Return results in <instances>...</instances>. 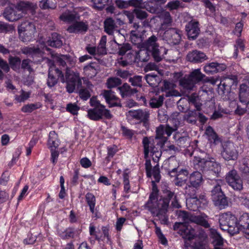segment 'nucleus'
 Returning a JSON list of instances; mask_svg holds the SVG:
<instances>
[{"instance_id":"1","label":"nucleus","mask_w":249,"mask_h":249,"mask_svg":"<svg viewBox=\"0 0 249 249\" xmlns=\"http://www.w3.org/2000/svg\"><path fill=\"white\" fill-rule=\"evenodd\" d=\"M178 125L175 124L172 127L168 124H160L156 128V136L154 137H144L142 139V145L144 149V156H148L149 153L155 156H161L162 152H166L169 155H174L179 151L178 147L174 145H170L167 148H162L168 138L172 133L177 130Z\"/></svg>"},{"instance_id":"2","label":"nucleus","mask_w":249,"mask_h":249,"mask_svg":"<svg viewBox=\"0 0 249 249\" xmlns=\"http://www.w3.org/2000/svg\"><path fill=\"white\" fill-rule=\"evenodd\" d=\"M158 41V36L153 35L140 45V48L143 49L139 53L141 61H148L149 53L156 62L161 61L164 58V55L167 53L168 50L163 47H160Z\"/></svg>"},{"instance_id":"3","label":"nucleus","mask_w":249,"mask_h":249,"mask_svg":"<svg viewBox=\"0 0 249 249\" xmlns=\"http://www.w3.org/2000/svg\"><path fill=\"white\" fill-rule=\"evenodd\" d=\"M36 5L29 1H20L13 6L6 7L2 15L9 22H15L22 18L29 12L33 13Z\"/></svg>"},{"instance_id":"4","label":"nucleus","mask_w":249,"mask_h":249,"mask_svg":"<svg viewBox=\"0 0 249 249\" xmlns=\"http://www.w3.org/2000/svg\"><path fill=\"white\" fill-rule=\"evenodd\" d=\"M219 222L220 228L227 231L230 234L234 235L240 232V224L235 215L230 212L223 213L220 215Z\"/></svg>"},{"instance_id":"5","label":"nucleus","mask_w":249,"mask_h":249,"mask_svg":"<svg viewBox=\"0 0 249 249\" xmlns=\"http://www.w3.org/2000/svg\"><path fill=\"white\" fill-rule=\"evenodd\" d=\"M161 199H158L157 192H152L149 197V199L144 205V207L148 210L154 216H157L160 218L164 217L165 221L167 219L165 217L166 212H162V204Z\"/></svg>"},{"instance_id":"6","label":"nucleus","mask_w":249,"mask_h":249,"mask_svg":"<svg viewBox=\"0 0 249 249\" xmlns=\"http://www.w3.org/2000/svg\"><path fill=\"white\" fill-rule=\"evenodd\" d=\"M22 53L30 56L35 63H41L45 61L48 66L53 65V61L47 57H43L44 53L38 47L27 46L21 49Z\"/></svg>"},{"instance_id":"7","label":"nucleus","mask_w":249,"mask_h":249,"mask_svg":"<svg viewBox=\"0 0 249 249\" xmlns=\"http://www.w3.org/2000/svg\"><path fill=\"white\" fill-rule=\"evenodd\" d=\"M49 68L48 72V77L47 79V85L50 88L54 87L58 83L60 79L62 83H65L66 77L62 71L58 68L53 65L48 66Z\"/></svg>"},{"instance_id":"8","label":"nucleus","mask_w":249,"mask_h":249,"mask_svg":"<svg viewBox=\"0 0 249 249\" xmlns=\"http://www.w3.org/2000/svg\"><path fill=\"white\" fill-rule=\"evenodd\" d=\"M162 204V211L167 213L171 201V206L174 208H179L181 205L178 202L177 195L169 190H164L163 191L162 198H160Z\"/></svg>"},{"instance_id":"9","label":"nucleus","mask_w":249,"mask_h":249,"mask_svg":"<svg viewBox=\"0 0 249 249\" xmlns=\"http://www.w3.org/2000/svg\"><path fill=\"white\" fill-rule=\"evenodd\" d=\"M87 116L90 120L95 121L100 120L103 117L107 119H111L113 117L110 111L106 109L105 106H100L89 109L88 110Z\"/></svg>"},{"instance_id":"10","label":"nucleus","mask_w":249,"mask_h":249,"mask_svg":"<svg viewBox=\"0 0 249 249\" xmlns=\"http://www.w3.org/2000/svg\"><path fill=\"white\" fill-rule=\"evenodd\" d=\"M196 192H192L186 194L189 197L186 199V205L188 209L190 210L195 211L201 207V204L205 205L207 203L206 196L204 195H200L199 198L196 196Z\"/></svg>"},{"instance_id":"11","label":"nucleus","mask_w":249,"mask_h":249,"mask_svg":"<svg viewBox=\"0 0 249 249\" xmlns=\"http://www.w3.org/2000/svg\"><path fill=\"white\" fill-rule=\"evenodd\" d=\"M226 180L228 184L235 191H240L243 188V180L234 169L230 171L227 174Z\"/></svg>"},{"instance_id":"12","label":"nucleus","mask_w":249,"mask_h":249,"mask_svg":"<svg viewBox=\"0 0 249 249\" xmlns=\"http://www.w3.org/2000/svg\"><path fill=\"white\" fill-rule=\"evenodd\" d=\"M126 116L142 123L146 129L149 128V111L146 109L130 110L126 113Z\"/></svg>"},{"instance_id":"13","label":"nucleus","mask_w":249,"mask_h":249,"mask_svg":"<svg viewBox=\"0 0 249 249\" xmlns=\"http://www.w3.org/2000/svg\"><path fill=\"white\" fill-rule=\"evenodd\" d=\"M237 77L231 75L222 78L218 87V92L221 95H227L231 92V87L236 83Z\"/></svg>"},{"instance_id":"14","label":"nucleus","mask_w":249,"mask_h":249,"mask_svg":"<svg viewBox=\"0 0 249 249\" xmlns=\"http://www.w3.org/2000/svg\"><path fill=\"white\" fill-rule=\"evenodd\" d=\"M65 77L67 90L69 93L74 92L76 87L77 89H82V81L78 74L71 73L67 71L66 72Z\"/></svg>"},{"instance_id":"15","label":"nucleus","mask_w":249,"mask_h":249,"mask_svg":"<svg viewBox=\"0 0 249 249\" xmlns=\"http://www.w3.org/2000/svg\"><path fill=\"white\" fill-rule=\"evenodd\" d=\"M181 32L177 29L171 28L166 30L163 34V38L169 44L176 45L179 43L181 40Z\"/></svg>"},{"instance_id":"16","label":"nucleus","mask_w":249,"mask_h":249,"mask_svg":"<svg viewBox=\"0 0 249 249\" xmlns=\"http://www.w3.org/2000/svg\"><path fill=\"white\" fill-rule=\"evenodd\" d=\"M175 230H178V233L184 239L191 240L194 237L195 231L188 225L182 223H175Z\"/></svg>"},{"instance_id":"17","label":"nucleus","mask_w":249,"mask_h":249,"mask_svg":"<svg viewBox=\"0 0 249 249\" xmlns=\"http://www.w3.org/2000/svg\"><path fill=\"white\" fill-rule=\"evenodd\" d=\"M202 182V176L201 174L196 171L191 174L190 176V183L191 185L186 187V194L192 192H196V189L200 186Z\"/></svg>"},{"instance_id":"18","label":"nucleus","mask_w":249,"mask_h":249,"mask_svg":"<svg viewBox=\"0 0 249 249\" xmlns=\"http://www.w3.org/2000/svg\"><path fill=\"white\" fill-rule=\"evenodd\" d=\"M60 143L58 135L54 131H52L49 135L48 140V146L51 152V156H58L62 154L63 152H58L56 150Z\"/></svg>"},{"instance_id":"19","label":"nucleus","mask_w":249,"mask_h":249,"mask_svg":"<svg viewBox=\"0 0 249 249\" xmlns=\"http://www.w3.org/2000/svg\"><path fill=\"white\" fill-rule=\"evenodd\" d=\"M105 32L109 35H113L114 33L117 34L123 40H125L124 35L120 33V30L117 29L118 27L115 20L112 18H107L104 21Z\"/></svg>"},{"instance_id":"20","label":"nucleus","mask_w":249,"mask_h":249,"mask_svg":"<svg viewBox=\"0 0 249 249\" xmlns=\"http://www.w3.org/2000/svg\"><path fill=\"white\" fill-rule=\"evenodd\" d=\"M186 59L188 61L193 63H199L208 59V57L203 52L194 50L188 53Z\"/></svg>"},{"instance_id":"21","label":"nucleus","mask_w":249,"mask_h":249,"mask_svg":"<svg viewBox=\"0 0 249 249\" xmlns=\"http://www.w3.org/2000/svg\"><path fill=\"white\" fill-rule=\"evenodd\" d=\"M226 67V65L223 63L213 62L207 63L204 67V71L207 74H213L224 71Z\"/></svg>"},{"instance_id":"22","label":"nucleus","mask_w":249,"mask_h":249,"mask_svg":"<svg viewBox=\"0 0 249 249\" xmlns=\"http://www.w3.org/2000/svg\"><path fill=\"white\" fill-rule=\"evenodd\" d=\"M169 174L171 177H176L175 184L177 185L182 186L187 180L188 172L186 170H181L177 173V169L175 168L169 172Z\"/></svg>"},{"instance_id":"23","label":"nucleus","mask_w":249,"mask_h":249,"mask_svg":"<svg viewBox=\"0 0 249 249\" xmlns=\"http://www.w3.org/2000/svg\"><path fill=\"white\" fill-rule=\"evenodd\" d=\"M198 21L192 20L186 25V31L189 38L194 39L199 35L200 29L198 27Z\"/></svg>"},{"instance_id":"24","label":"nucleus","mask_w":249,"mask_h":249,"mask_svg":"<svg viewBox=\"0 0 249 249\" xmlns=\"http://www.w3.org/2000/svg\"><path fill=\"white\" fill-rule=\"evenodd\" d=\"M89 25L87 22L76 21L68 28L67 31L70 33H85L87 31Z\"/></svg>"},{"instance_id":"25","label":"nucleus","mask_w":249,"mask_h":249,"mask_svg":"<svg viewBox=\"0 0 249 249\" xmlns=\"http://www.w3.org/2000/svg\"><path fill=\"white\" fill-rule=\"evenodd\" d=\"M211 236L214 249H225L223 248L224 239L215 230H211Z\"/></svg>"},{"instance_id":"26","label":"nucleus","mask_w":249,"mask_h":249,"mask_svg":"<svg viewBox=\"0 0 249 249\" xmlns=\"http://www.w3.org/2000/svg\"><path fill=\"white\" fill-rule=\"evenodd\" d=\"M239 98L240 102L245 103L247 106L249 101V87L247 84H242L240 85Z\"/></svg>"},{"instance_id":"27","label":"nucleus","mask_w":249,"mask_h":249,"mask_svg":"<svg viewBox=\"0 0 249 249\" xmlns=\"http://www.w3.org/2000/svg\"><path fill=\"white\" fill-rule=\"evenodd\" d=\"M208 216L206 214L201 213L199 215L192 217L191 220L192 222L201 225L205 228H208L210 227V225L208 222Z\"/></svg>"},{"instance_id":"28","label":"nucleus","mask_w":249,"mask_h":249,"mask_svg":"<svg viewBox=\"0 0 249 249\" xmlns=\"http://www.w3.org/2000/svg\"><path fill=\"white\" fill-rule=\"evenodd\" d=\"M59 18L63 21L71 22L79 19V17L75 12L67 11L64 12Z\"/></svg>"},{"instance_id":"29","label":"nucleus","mask_w":249,"mask_h":249,"mask_svg":"<svg viewBox=\"0 0 249 249\" xmlns=\"http://www.w3.org/2000/svg\"><path fill=\"white\" fill-rule=\"evenodd\" d=\"M48 45L54 48H60L63 45L62 37L56 33L52 34L51 39L48 40Z\"/></svg>"},{"instance_id":"30","label":"nucleus","mask_w":249,"mask_h":249,"mask_svg":"<svg viewBox=\"0 0 249 249\" xmlns=\"http://www.w3.org/2000/svg\"><path fill=\"white\" fill-rule=\"evenodd\" d=\"M98 66L95 62H91L84 68V72L89 77H92L97 73V68Z\"/></svg>"},{"instance_id":"31","label":"nucleus","mask_w":249,"mask_h":249,"mask_svg":"<svg viewBox=\"0 0 249 249\" xmlns=\"http://www.w3.org/2000/svg\"><path fill=\"white\" fill-rule=\"evenodd\" d=\"M223 184V181L221 179L215 180V184L214 185L211 191L212 198L213 200L215 199L217 197L223 194L221 190V185Z\"/></svg>"},{"instance_id":"32","label":"nucleus","mask_w":249,"mask_h":249,"mask_svg":"<svg viewBox=\"0 0 249 249\" xmlns=\"http://www.w3.org/2000/svg\"><path fill=\"white\" fill-rule=\"evenodd\" d=\"M144 78L147 83L152 87L158 86L160 82V78L157 74L153 73L147 74L145 76Z\"/></svg>"},{"instance_id":"33","label":"nucleus","mask_w":249,"mask_h":249,"mask_svg":"<svg viewBox=\"0 0 249 249\" xmlns=\"http://www.w3.org/2000/svg\"><path fill=\"white\" fill-rule=\"evenodd\" d=\"M179 83L180 86L187 90H193L196 85L189 76L181 78L179 81Z\"/></svg>"},{"instance_id":"34","label":"nucleus","mask_w":249,"mask_h":249,"mask_svg":"<svg viewBox=\"0 0 249 249\" xmlns=\"http://www.w3.org/2000/svg\"><path fill=\"white\" fill-rule=\"evenodd\" d=\"M164 100L163 95L154 96L149 101V106L153 108H159L162 106Z\"/></svg>"},{"instance_id":"35","label":"nucleus","mask_w":249,"mask_h":249,"mask_svg":"<svg viewBox=\"0 0 249 249\" xmlns=\"http://www.w3.org/2000/svg\"><path fill=\"white\" fill-rule=\"evenodd\" d=\"M205 134L208 136L209 141L211 142H213L215 144H217L220 142L217 134L211 126H209L207 127Z\"/></svg>"},{"instance_id":"36","label":"nucleus","mask_w":249,"mask_h":249,"mask_svg":"<svg viewBox=\"0 0 249 249\" xmlns=\"http://www.w3.org/2000/svg\"><path fill=\"white\" fill-rule=\"evenodd\" d=\"M207 164L208 166L206 170L208 171L210 174H213L215 176H217V175L221 170V166L220 164L212 160L207 162Z\"/></svg>"},{"instance_id":"37","label":"nucleus","mask_w":249,"mask_h":249,"mask_svg":"<svg viewBox=\"0 0 249 249\" xmlns=\"http://www.w3.org/2000/svg\"><path fill=\"white\" fill-rule=\"evenodd\" d=\"M205 76V75L201 73L199 69L193 70L189 75V77L196 84L201 81Z\"/></svg>"},{"instance_id":"38","label":"nucleus","mask_w":249,"mask_h":249,"mask_svg":"<svg viewBox=\"0 0 249 249\" xmlns=\"http://www.w3.org/2000/svg\"><path fill=\"white\" fill-rule=\"evenodd\" d=\"M39 7L43 10L54 9L56 7V0H42L39 1Z\"/></svg>"},{"instance_id":"39","label":"nucleus","mask_w":249,"mask_h":249,"mask_svg":"<svg viewBox=\"0 0 249 249\" xmlns=\"http://www.w3.org/2000/svg\"><path fill=\"white\" fill-rule=\"evenodd\" d=\"M197 113L196 110H190L183 116L184 120L188 123L195 124L197 121Z\"/></svg>"},{"instance_id":"40","label":"nucleus","mask_w":249,"mask_h":249,"mask_svg":"<svg viewBox=\"0 0 249 249\" xmlns=\"http://www.w3.org/2000/svg\"><path fill=\"white\" fill-rule=\"evenodd\" d=\"M213 202L215 206L219 207L220 209H224L228 205L227 198L223 194L218 196L215 199H213Z\"/></svg>"},{"instance_id":"41","label":"nucleus","mask_w":249,"mask_h":249,"mask_svg":"<svg viewBox=\"0 0 249 249\" xmlns=\"http://www.w3.org/2000/svg\"><path fill=\"white\" fill-rule=\"evenodd\" d=\"M86 200L89 207V209L92 213L95 212V206L96 199L94 196L90 193H88L86 195Z\"/></svg>"},{"instance_id":"42","label":"nucleus","mask_w":249,"mask_h":249,"mask_svg":"<svg viewBox=\"0 0 249 249\" xmlns=\"http://www.w3.org/2000/svg\"><path fill=\"white\" fill-rule=\"evenodd\" d=\"M194 161L195 165H197L198 168H200L201 170H206L208 166L207 162H210L211 160L201 158L200 157H195Z\"/></svg>"},{"instance_id":"43","label":"nucleus","mask_w":249,"mask_h":249,"mask_svg":"<svg viewBox=\"0 0 249 249\" xmlns=\"http://www.w3.org/2000/svg\"><path fill=\"white\" fill-rule=\"evenodd\" d=\"M9 64L14 71H17L19 69L21 63V59L17 56L10 55L8 58Z\"/></svg>"},{"instance_id":"44","label":"nucleus","mask_w":249,"mask_h":249,"mask_svg":"<svg viewBox=\"0 0 249 249\" xmlns=\"http://www.w3.org/2000/svg\"><path fill=\"white\" fill-rule=\"evenodd\" d=\"M130 39L134 44L137 45L138 47L140 48V45L141 44L142 39L141 35L137 31L131 30L130 32Z\"/></svg>"},{"instance_id":"45","label":"nucleus","mask_w":249,"mask_h":249,"mask_svg":"<svg viewBox=\"0 0 249 249\" xmlns=\"http://www.w3.org/2000/svg\"><path fill=\"white\" fill-rule=\"evenodd\" d=\"M113 41L119 46L118 53L119 55H124L128 51L131 49V45L128 43H123V44H119L116 42L115 37L113 38Z\"/></svg>"},{"instance_id":"46","label":"nucleus","mask_w":249,"mask_h":249,"mask_svg":"<svg viewBox=\"0 0 249 249\" xmlns=\"http://www.w3.org/2000/svg\"><path fill=\"white\" fill-rule=\"evenodd\" d=\"M75 233V230L72 228H67L59 233V236L63 239L72 238L74 237Z\"/></svg>"},{"instance_id":"47","label":"nucleus","mask_w":249,"mask_h":249,"mask_svg":"<svg viewBox=\"0 0 249 249\" xmlns=\"http://www.w3.org/2000/svg\"><path fill=\"white\" fill-rule=\"evenodd\" d=\"M142 77L141 75L131 76L129 78L128 81L133 87H142Z\"/></svg>"},{"instance_id":"48","label":"nucleus","mask_w":249,"mask_h":249,"mask_svg":"<svg viewBox=\"0 0 249 249\" xmlns=\"http://www.w3.org/2000/svg\"><path fill=\"white\" fill-rule=\"evenodd\" d=\"M106 84L108 89H111L121 85L122 80L118 77H110L107 79Z\"/></svg>"},{"instance_id":"49","label":"nucleus","mask_w":249,"mask_h":249,"mask_svg":"<svg viewBox=\"0 0 249 249\" xmlns=\"http://www.w3.org/2000/svg\"><path fill=\"white\" fill-rule=\"evenodd\" d=\"M123 98L130 95V91L131 90V87L127 84L124 83L122 86L119 87L117 89Z\"/></svg>"},{"instance_id":"50","label":"nucleus","mask_w":249,"mask_h":249,"mask_svg":"<svg viewBox=\"0 0 249 249\" xmlns=\"http://www.w3.org/2000/svg\"><path fill=\"white\" fill-rule=\"evenodd\" d=\"M160 18L162 20V25L169 26L171 24L172 19L168 12L164 11L160 15Z\"/></svg>"},{"instance_id":"51","label":"nucleus","mask_w":249,"mask_h":249,"mask_svg":"<svg viewBox=\"0 0 249 249\" xmlns=\"http://www.w3.org/2000/svg\"><path fill=\"white\" fill-rule=\"evenodd\" d=\"M192 217L193 216L190 215L188 213L184 211L180 212L178 214V218L182 221V222L180 223L186 224V225H188L190 221L191 222V219Z\"/></svg>"},{"instance_id":"52","label":"nucleus","mask_w":249,"mask_h":249,"mask_svg":"<svg viewBox=\"0 0 249 249\" xmlns=\"http://www.w3.org/2000/svg\"><path fill=\"white\" fill-rule=\"evenodd\" d=\"M92 2L95 7L99 10H102L105 5L111 3L112 0H92Z\"/></svg>"},{"instance_id":"53","label":"nucleus","mask_w":249,"mask_h":249,"mask_svg":"<svg viewBox=\"0 0 249 249\" xmlns=\"http://www.w3.org/2000/svg\"><path fill=\"white\" fill-rule=\"evenodd\" d=\"M66 64V72H70L69 69L73 67L76 63V59L75 57L71 56L69 54L65 55Z\"/></svg>"},{"instance_id":"54","label":"nucleus","mask_w":249,"mask_h":249,"mask_svg":"<svg viewBox=\"0 0 249 249\" xmlns=\"http://www.w3.org/2000/svg\"><path fill=\"white\" fill-rule=\"evenodd\" d=\"M146 5V2L142 0H129V7L133 6L139 9L145 8Z\"/></svg>"},{"instance_id":"55","label":"nucleus","mask_w":249,"mask_h":249,"mask_svg":"<svg viewBox=\"0 0 249 249\" xmlns=\"http://www.w3.org/2000/svg\"><path fill=\"white\" fill-rule=\"evenodd\" d=\"M103 95L105 98L106 102L107 103L111 100H118L117 98L111 90H105L103 91Z\"/></svg>"},{"instance_id":"56","label":"nucleus","mask_w":249,"mask_h":249,"mask_svg":"<svg viewBox=\"0 0 249 249\" xmlns=\"http://www.w3.org/2000/svg\"><path fill=\"white\" fill-rule=\"evenodd\" d=\"M14 30L12 25L2 21H0V33H6Z\"/></svg>"},{"instance_id":"57","label":"nucleus","mask_w":249,"mask_h":249,"mask_svg":"<svg viewBox=\"0 0 249 249\" xmlns=\"http://www.w3.org/2000/svg\"><path fill=\"white\" fill-rule=\"evenodd\" d=\"M79 109V107H78L75 103L68 104L66 107L67 111L73 115H77Z\"/></svg>"},{"instance_id":"58","label":"nucleus","mask_w":249,"mask_h":249,"mask_svg":"<svg viewBox=\"0 0 249 249\" xmlns=\"http://www.w3.org/2000/svg\"><path fill=\"white\" fill-rule=\"evenodd\" d=\"M116 75L123 79H127L132 75V72L129 71L119 69L116 71Z\"/></svg>"},{"instance_id":"59","label":"nucleus","mask_w":249,"mask_h":249,"mask_svg":"<svg viewBox=\"0 0 249 249\" xmlns=\"http://www.w3.org/2000/svg\"><path fill=\"white\" fill-rule=\"evenodd\" d=\"M187 99L185 98H181L177 102L178 109L181 112H186L188 109L185 107L186 104L188 103Z\"/></svg>"},{"instance_id":"60","label":"nucleus","mask_w":249,"mask_h":249,"mask_svg":"<svg viewBox=\"0 0 249 249\" xmlns=\"http://www.w3.org/2000/svg\"><path fill=\"white\" fill-rule=\"evenodd\" d=\"M31 61L29 59H23L21 63V69L27 70L30 73L33 72V69L30 64Z\"/></svg>"},{"instance_id":"61","label":"nucleus","mask_w":249,"mask_h":249,"mask_svg":"<svg viewBox=\"0 0 249 249\" xmlns=\"http://www.w3.org/2000/svg\"><path fill=\"white\" fill-rule=\"evenodd\" d=\"M79 95L80 98L83 100H87L90 97L89 90L87 89H80L78 91Z\"/></svg>"},{"instance_id":"62","label":"nucleus","mask_w":249,"mask_h":249,"mask_svg":"<svg viewBox=\"0 0 249 249\" xmlns=\"http://www.w3.org/2000/svg\"><path fill=\"white\" fill-rule=\"evenodd\" d=\"M38 107L36 104H27L22 107L21 111L25 113H30L37 109Z\"/></svg>"},{"instance_id":"63","label":"nucleus","mask_w":249,"mask_h":249,"mask_svg":"<svg viewBox=\"0 0 249 249\" xmlns=\"http://www.w3.org/2000/svg\"><path fill=\"white\" fill-rule=\"evenodd\" d=\"M29 97V94L28 92L24 91L23 90H21V94L20 95H16L15 100L18 102H22L25 101Z\"/></svg>"},{"instance_id":"64","label":"nucleus","mask_w":249,"mask_h":249,"mask_svg":"<svg viewBox=\"0 0 249 249\" xmlns=\"http://www.w3.org/2000/svg\"><path fill=\"white\" fill-rule=\"evenodd\" d=\"M238 198L241 205L249 209V198L246 195H242Z\"/></svg>"}]
</instances>
